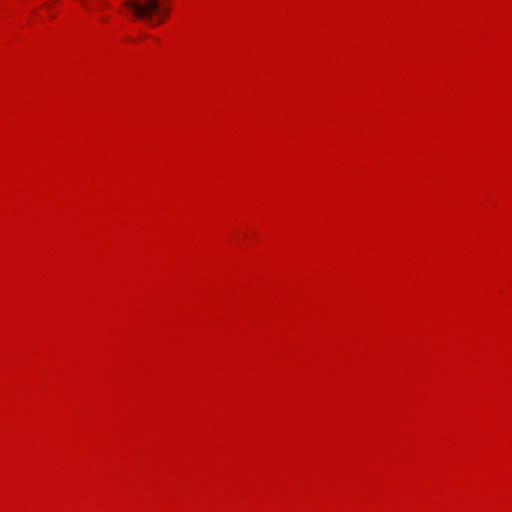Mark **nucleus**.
<instances>
[{"mask_svg": "<svg viewBox=\"0 0 512 512\" xmlns=\"http://www.w3.org/2000/svg\"><path fill=\"white\" fill-rule=\"evenodd\" d=\"M124 6L134 17L145 20L152 26L161 24L169 14V8L160 0H126Z\"/></svg>", "mask_w": 512, "mask_h": 512, "instance_id": "f257e3e1", "label": "nucleus"}]
</instances>
